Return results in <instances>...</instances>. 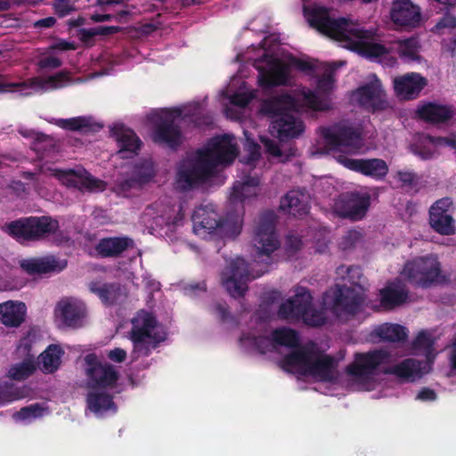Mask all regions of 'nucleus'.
<instances>
[{"instance_id": "8", "label": "nucleus", "mask_w": 456, "mask_h": 456, "mask_svg": "<svg viewBox=\"0 0 456 456\" xmlns=\"http://www.w3.org/2000/svg\"><path fill=\"white\" fill-rule=\"evenodd\" d=\"M180 108L164 109L156 115L153 122L152 140L155 143L176 150L183 143V136L177 119H185Z\"/></svg>"}, {"instance_id": "20", "label": "nucleus", "mask_w": 456, "mask_h": 456, "mask_svg": "<svg viewBox=\"0 0 456 456\" xmlns=\"http://www.w3.org/2000/svg\"><path fill=\"white\" fill-rule=\"evenodd\" d=\"M339 161L348 169L375 180L384 179L388 173V166L381 159H351L340 156Z\"/></svg>"}, {"instance_id": "5", "label": "nucleus", "mask_w": 456, "mask_h": 456, "mask_svg": "<svg viewBox=\"0 0 456 456\" xmlns=\"http://www.w3.org/2000/svg\"><path fill=\"white\" fill-rule=\"evenodd\" d=\"M59 228V222L50 216H30L5 223L2 231L18 242H31L55 234Z\"/></svg>"}, {"instance_id": "19", "label": "nucleus", "mask_w": 456, "mask_h": 456, "mask_svg": "<svg viewBox=\"0 0 456 456\" xmlns=\"http://www.w3.org/2000/svg\"><path fill=\"white\" fill-rule=\"evenodd\" d=\"M387 357L388 354L383 350L356 353L354 362L346 367V373L355 379H369Z\"/></svg>"}, {"instance_id": "14", "label": "nucleus", "mask_w": 456, "mask_h": 456, "mask_svg": "<svg viewBox=\"0 0 456 456\" xmlns=\"http://www.w3.org/2000/svg\"><path fill=\"white\" fill-rule=\"evenodd\" d=\"M370 195L357 191L342 194L334 204L336 214L352 221L362 220L370 206Z\"/></svg>"}, {"instance_id": "3", "label": "nucleus", "mask_w": 456, "mask_h": 456, "mask_svg": "<svg viewBox=\"0 0 456 456\" xmlns=\"http://www.w3.org/2000/svg\"><path fill=\"white\" fill-rule=\"evenodd\" d=\"M297 107L295 98L282 94L262 103L261 110L273 118L271 132L282 142L298 137L305 131L304 122L291 111Z\"/></svg>"}, {"instance_id": "58", "label": "nucleus", "mask_w": 456, "mask_h": 456, "mask_svg": "<svg viewBox=\"0 0 456 456\" xmlns=\"http://www.w3.org/2000/svg\"><path fill=\"white\" fill-rule=\"evenodd\" d=\"M334 78L331 73L324 74L318 79L317 87L320 90L328 92L332 89Z\"/></svg>"}, {"instance_id": "12", "label": "nucleus", "mask_w": 456, "mask_h": 456, "mask_svg": "<svg viewBox=\"0 0 456 456\" xmlns=\"http://www.w3.org/2000/svg\"><path fill=\"white\" fill-rule=\"evenodd\" d=\"M249 276L248 263L240 256L230 261L221 273L222 285L234 298L242 297L248 290Z\"/></svg>"}, {"instance_id": "37", "label": "nucleus", "mask_w": 456, "mask_h": 456, "mask_svg": "<svg viewBox=\"0 0 456 456\" xmlns=\"http://www.w3.org/2000/svg\"><path fill=\"white\" fill-rule=\"evenodd\" d=\"M280 208L294 216H303L308 212L307 203L297 191H289L281 200Z\"/></svg>"}, {"instance_id": "7", "label": "nucleus", "mask_w": 456, "mask_h": 456, "mask_svg": "<svg viewBox=\"0 0 456 456\" xmlns=\"http://www.w3.org/2000/svg\"><path fill=\"white\" fill-rule=\"evenodd\" d=\"M191 220L193 231L197 234L201 232L212 233L216 231L221 236L235 238L242 229V222L239 216L227 215L225 218H221L213 205L196 208Z\"/></svg>"}, {"instance_id": "22", "label": "nucleus", "mask_w": 456, "mask_h": 456, "mask_svg": "<svg viewBox=\"0 0 456 456\" xmlns=\"http://www.w3.org/2000/svg\"><path fill=\"white\" fill-rule=\"evenodd\" d=\"M427 85V78L415 72L406 73L393 79L395 95L405 101L416 99Z\"/></svg>"}, {"instance_id": "30", "label": "nucleus", "mask_w": 456, "mask_h": 456, "mask_svg": "<svg viewBox=\"0 0 456 456\" xmlns=\"http://www.w3.org/2000/svg\"><path fill=\"white\" fill-rule=\"evenodd\" d=\"M134 245V240L128 237H106L98 241L95 250L103 258L118 257Z\"/></svg>"}, {"instance_id": "23", "label": "nucleus", "mask_w": 456, "mask_h": 456, "mask_svg": "<svg viewBox=\"0 0 456 456\" xmlns=\"http://www.w3.org/2000/svg\"><path fill=\"white\" fill-rule=\"evenodd\" d=\"M54 314L64 326L77 329L83 325L86 309L85 305L81 303L69 298H63L57 303Z\"/></svg>"}, {"instance_id": "48", "label": "nucleus", "mask_w": 456, "mask_h": 456, "mask_svg": "<svg viewBox=\"0 0 456 456\" xmlns=\"http://www.w3.org/2000/svg\"><path fill=\"white\" fill-rule=\"evenodd\" d=\"M169 211L172 214L160 216V218L164 221L165 226L170 232H175L178 227L183 226V224L184 215L183 212V207L180 205L177 209L172 208Z\"/></svg>"}, {"instance_id": "60", "label": "nucleus", "mask_w": 456, "mask_h": 456, "mask_svg": "<svg viewBox=\"0 0 456 456\" xmlns=\"http://www.w3.org/2000/svg\"><path fill=\"white\" fill-rule=\"evenodd\" d=\"M107 356L110 361H112L114 362L121 363L126 358V350H124L122 348L116 347V348L109 351L107 354Z\"/></svg>"}, {"instance_id": "16", "label": "nucleus", "mask_w": 456, "mask_h": 456, "mask_svg": "<svg viewBox=\"0 0 456 456\" xmlns=\"http://www.w3.org/2000/svg\"><path fill=\"white\" fill-rule=\"evenodd\" d=\"M452 200L444 197L437 200L429 208V224L431 228L441 235H452L455 233V221L452 216Z\"/></svg>"}, {"instance_id": "57", "label": "nucleus", "mask_w": 456, "mask_h": 456, "mask_svg": "<svg viewBox=\"0 0 456 456\" xmlns=\"http://www.w3.org/2000/svg\"><path fill=\"white\" fill-rule=\"evenodd\" d=\"M62 65L61 61L53 56H47L45 58H42L38 61V67L42 69H57L60 68Z\"/></svg>"}, {"instance_id": "56", "label": "nucleus", "mask_w": 456, "mask_h": 456, "mask_svg": "<svg viewBox=\"0 0 456 456\" xmlns=\"http://www.w3.org/2000/svg\"><path fill=\"white\" fill-rule=\"evenodd\" d=\"M251 100L252 96L248 93H235L230 98L232 104L241 108L246 107Z\"/></svg>"}, {"instance_id": "45", "label": "nucleus", "mask_w": 456, "mask_h": 456, "mask_svg": "<svg viewBox=\"0 0 456 456\" xmlns=\"http://www.w3.org/2000/svg\"><path fill=\"white\" fill-rule=\"evenodd\" d=\"M337 273L354 286L360 285L362 278V268L358 265L346 266L341 265L337 268Z\"/></svg>"}, {"instance_id": "9", "label": "nucleus", "mask_w": 456, "mask_h": 456, "mask_svg": "<svg viewBox=\"0 0 456 456\" xmlns=\"http://www.w3.org/2000/svg\"><path fill=\"white\" fill-rule=\"evenodd\" d=\"M441 274V265L437 258L427 256L408 261L403 267L402 275L411 284L421 288H428L438 281Z\"/></svg>"}, {"instance_id": "25", "label": "nucleus", "mask_w": 456, "mask_h": 456, "mask_svg": "<svg viewBox=\"0 0 456 456\" xmlns=\"http://www.w3.org/2000/svg\"><path fill=\"white\" fill-rule=\"evenodd\" d=\"M390 17L397 26L415 28L420 22L421 12L411 0H393Z\"/></svg>"}, {"instance_id": "13", "label": "nucleus", "mask_w": 456, "mask_h": 456, "mask_svg": "<svg viewBox=\"0 0 456 456\" xmlns=\"http://www.w3.org/2000/svg\"><path fill=\"white\" fill-rule=\"evenodd\" d=\"M85 363L89 387L108 388L115 387L119 374L114 366L107 362L102 363L95 354L86 355Z\"/></svg>"}, {"instance_id": "63", "label": "nucleus", "mask_w": 456, "mask_h": 456, "mask_svg": "<svg viewBox=\"0 0 456 456\" xmlns=\"http://www.w3.org/2000/svg\"><path fill=\"white\" fill-rule=\"evenodd\" d=\"M78 37L79 39L85 43H90L92 39L96 37V30L95 28H80L78 30Z\"/></svg>"}, {"instance_id": "55", "label": "nucleus", "mask_w": 456, "mask_h": 456, "mask_svg": "<svg viewBox=\"0 0 456 456\" xmlns=\"http://www.w3.org/2000/svg\"><path fill=\"white\" fill-rule=\"evenodd\" d=\"M289 63L298 70L306 73H311L315 69V66L312 62L294 56L289 59Z\"/></svg>"}, {"instance_id": "52", "label": "nucleus", "mask_w": 456, "mask_h": 456, "mask_svg": "<svg viewBox=\"0 0 456 456\" xmlns=\"http://www.w3.org/2000/svg\"><path fill=\"white\" fill-rule=\"evenodd\" d=\"M183 293L189 297H196L200 295L201 293H205L207 291V284L205 281H191L186 283L183 287Z\"/></svg>"}, {"instance_id": "50", "label": "nucleus", "mask_w": 456, "mask_h": 456, "mask_svg": "<svg viewBox=\"0 0 456 456\" xmlns=\"http://www.w3.org/2000/svg\"><path fill=\"white\" fill-rule=\"evenodd\" d=\"M304 101L305 103L314 110L322 111L329 110V103L322 101L320 97L311 90L304 93Z\"/></svg>"}, {"instance_id": "10", "label": "nucleus", "mask_w": 456, "mask_h": 456, "mask_svg": "<svg viewBox=\"0 0 456 456\" xmlns=\"http://www.w3.org/2000/svg\"><path fill=\"white\" fill-rule=\"evenodd\" d=\"M276 215L272 210L263 212L254 230L253 243L256 248V258H270L280 246L275 232Z\"/></svg>"}, {"instance_id": "32", "label": "nucleus", "mask_w": 456, "mask_h": 456, "mask_svg": "<svg viewBox=\"0 0 456 456\" xmlns=\"http://www.w3.org/2000/svg\"><path fill=\"white\" fill-rule=\"evenodd\" d=\"M380 307L391 311L403 305L409 297V290L404 287L388 284L379 290Z\"/></svg>"}, {"instance_id": "43", "label": "nucleus", "mask_w": 456, "mask_h": 456, "mask_svg": "<svg viewBox=\"0 0 456 456\" xmlns=\"http://www.w3.org/2000/svg\"><path fill=\"white\" fill-rule=\"evenodd\" d=\"M419 41L415 37L401 40L397 44V52L399 57L403 61H414L419 59Z\"/></svg>"}, {"instance_id": "42", "label": "nucleus", "mask_w": 456, "mask_h": 456, "mask_svg": "<svg viewBox=\"0 0 456 456\" xmlns=\"http://www.w3.org/2000/svg\"><path fill=\"white\" fill-rule=\"evenodd\" d=\"M272 340L280 346L297 349L299 345V337L297 331L290 328H277L272 331Z\"/></svg>"}, {"instance_id": "46", "label": "nucleus", "mask_w": 456, "mask_h": 456, "mask_svg": "<svg viewBox=\"0 0 456 456\" xmlns=\"http://www.w3.org/2000/svg\"><path fill=\"white\" fill-rule=\"evenodd\" d=\"M79 183L81 184V190H86L90 192L103 191L107 186L106 182L93 176L86 170L82 171V176Z\"/></svg>"}, {"instance_id": "40", "label": "nucleus", "mask_w": 456, "mask_h": 456, "mask_svg": "<svg viewBox=\"0 0 456 456\" xmlns=\"http://www.w3.org/2000/svg\"><path fill=\"white\" fill-rule=\"evenodd\" d=\"M375 333L380 340L387 342H404L408 338L406 328L400 324H382Z\"/></svg>"}, {"instance_id": "61", "label": "nucleus", "mask_w": 456, "mask_h": 456, "mask_svg": "<svg viewBox=\"0 0 456 456\" xmlns=\"http://www.w3.org/2000/svg\"><path fill=\"white\" fill-rule=\"evenodd\" d=\"M76 48L77 45L75 43H71L64 39H61L49 46V50L51 51H69L76 50Z\"/></svg>"}, {"instance_id": "49", "label": "nucleus", "mask_w": 456, "mask_h": 456, "mask_svg": "<svg viewBox=\"0 0 456 456\" xmlns=\"http://www.w3.org/2000/svg\"><path fill=\"white\" fill-rule=\"evenodd\" d=\"M133 174L139 181V183L145 184L154 176V168L151 161H142L134 166Z\"/></svg>"}, {"instance_id": "62", "label": "nucleus", "mask_w": 456, "mask_h": 456, "mask_svg": "<svg viewBox=\"0 0 456 456\" xmlns=\"http://www.w3.org/2000/svg\"><path fill=\"white\" fill-rule=\"evenodd\" d=\"M55 23L56 19L53 16H49L33 22V28L36 29L50 28L53 27Z\"/></svg>"}, {"instance_id": "64", "label": "nucleus", "mask_w": 456, "mask_h": 456, "mask_svg": "<svg viewBox=\"0 0 456 456\" xmlns=\"http://www.w3.org/2000/svg\"><path fill=\"white\" fill-rule=\"evenodd\" d=\"M436 28H456V17L450 15V14L444 15L436 23Z\"/></svg>"}, {"instance_id": "11", "label": "nucleus", "mask_w": 456, "mask_h": 456, "mask_svg": "<svg viewBox=\"0 0 456 456\" xmlns=\"http://www.w3.org/2000/svg\"><path fill=\"white\" fill-rule=\"evenodd\" d=\"M198 153L208 166H213L214 172L218 166L232 164L238 155V150L232 137L223 134L211 138L207 147Z\"/></svg>"}, {"instance_id": "41", "label": "nucleus", "mask_w": 456, "mask_h": 456, "mask_svg": "<svg viewBox=\"0 0 456 456\" xmlns=\"http://www.w3.org/2000/svg\"><path fill=\"white\" fill-rule=\"evenodd\" d=\"M258 185V177L246 176L243 182L234 183L230 200L232 202H243L246 198L251 195L250 189H256Z\"/></svg>"}, {"instance_id": "1", "label": "nucleus", "mask_w": 456, "mask_h": 456, "mask_svg": "<svg viewBox=\"0 0 456 456\" xmlns=\"http://www.w3.org/2000/svg\"><path fill=\"white\" fill-rule=\"evenodd\" d=\"M305 15L312 28L363 56L377 58L388 53L384 45L366 41L373 39L375 33L372 30L362 28L347 18H335L331 9L314 6L305 11Z\"/></svg>"}, {"instance_id": "33", "label": "nucleus", "mask_w": 456, "mask_h": 456, "mask_svg": "<svg viewBox=\"0 0 456 456\" xmlns=\"http://www.w3.org/2000/svg\"><path fill=\"white\" fill-rule=\"evenodd\" d=\"M88 288L105 305L117 304L123 296L121 285L118 282L91 281Z\"/></svg>"}, {"instance_id": "47", "label": "nucleus", "mask_w": 456, "mask_h": 456, "mask_svg": "<svg viewBox=\"0 0 456 456\" xmlns=\"http://www.w3.org/2000/svg\"><path fill=\"white\" fill-rule=\"evenodd\" d=\"M56 176L58 179L68 187L76 188L81 190V180L82 171H76L74 169H56Z\"/></svg>"}, {"instance_id": "28", "label": "nucleus", "mask_w": 456, "mask_h": 456, "mask_svg": "<svg viewBox=\"0 0 456 456\" xmlns=\"http://www.w3.org/2000/svg\"><path fill=\"white\" fill-rule=\"evenodd\" d=\"M361 105L371 108L372 111L384 110L387 107V102L384 99V91L379 79L360 86L356 90Z\"/></svg>"}, {"instance_id": "21", "label": "nucleus", "mask_w": 456, "mask_h": 456, "mask_svg": "<svg viewBox=\"0 0 456 456\" xmlns=\"http://www.w3.org/2000/svg\"><path fill=\"white\" fill-rule=\"evenodd\" d=\"M258 84L264 89H271L289 84V65L280 59H272L268 63V69H258Z\"/></svg>"}, {"instance_id": "31", "label": "nucleus", "mask_w": 456, "mask_h": 456, "mask_svg": "<svg viewBox=\"0 0 456 456\" xmlns=\"http://www.w3.org/2000/svg\"><path fill=\"white\" fill-rule=\"evenodd\" d=\"M27 306L20 301L8 300L0 304V322L6 327L18 328L25 321Z\"/></svg>"}, {"instance_id": "15", "label": "nucleus", "mask_w": 456, "mask_h": 456, "mask_svg": "<svg viewBox=\"0 0 456 456\" xmlns=\"http://www.w3.org/2000/svg\"><path fill=\"white\" fill-rule=\"evenodd\" d=\"M71 74L69 70L63 69L46 78L39 77H32L21 83L4 84L0 81V92H12L14 88L23 91L28 88L37 87L42 91L55 90L62 88L71 83Z\"/></svg>"}, {"instance_id": "34", "label": "nucleus", "mask_w": 456, "mask_h": 456, "mask_svg": "<svg viewBox=\"0 0 456 456\" xmlns=\"http://www.w3.org/2000/svg\"><path fill=\"white\" fill-rule=\"evenodd\" d=\"M446 142H449L446 137L421 134L410 145V151L422 160H428L434 157L436 146L446 144Z\"/></svg>"}, {"instance_id": "2", "label": "nucleus", "mask_w": 456, "mask_h": 456, "mask_svg": "<svg viewBox=\"0 0 456 456\" xmlns=\"http://www.w3.org/2000/svg\"><path fill=\"white\" fill-rule=\"evenodd\" d=\"M283 367L297 369L303 376H310L322 382H333L337 379L338 362L329 354H323L318 345L309 341L286 354Z\"/></svg>"}, {"instance_id": "17", "label": "nucleus", "mask_w": 456, "mask_h": 456, "mask_svg": "<svg viewBox=\"0 0 456 456\" xmlns=\"http://www.w3.org/2000/svg\"><path fill=\"white\" fill-rule=\"evenodd\" d=\"M213 174V166H208L198 154L196 161L184 163L179 167L176 181L183 190L187 191L203 183Z\"/></svg>"}, {"instance_id": "59", "label": "nucleus", "mask_w": 456, "mask_h": 456, "mask_svg": "<svg viewBox=\"0 0 456 456\" xmlns=\"http://www.w3.org/2000/svg\"><path fill=\"white\" fill-rule=\"evenodd\" d=\"M20 398L16 396L12 388L7 387H0V405H4L7 403L12 402Z\"/></svg>"}, {"instance_id": "51", "label": "nucleus", "mask_w": 456, "mask_h": 456, "mask_svg": "<svg viewBox=\"0 0 456 456\" xmlns=\"http://www.w3.org/2000/svg\"><path fill=\"white\" fill-rule=\"evenodd\" d=\"M53 8L55 13L60 17L63 18L76 11L75 4L71 0H53Z\"/></svg>"}, {"instance_id": "27", "label": "nucleus", "mask_w": 456, "mask_h": 456, "mask_svg": "<svg viewBox=\"0 0 456 456\" xmlns=\"http://www.w3.org/2000/svg\"><path fill=\"white\" fill-rule=\"evenodd\" d=\"M362 297L348 288L339 287L334 291L332 311L337 314L354 315L360 312Z\"/></svg>"}, {"instance_id": "38", "label": "nucleus", "mask_w": 456, "mask_h": 456, "mask_svg": "<svg viewBox=\"0 0 456 456\" xmlns=\"http://www.w3.org/2000/svg\"><path fill=\"white\" fill-rule=\"evenodd\" d=\"M86 403L87 408L95 414L116 409L112 395L104 392H89Z\"/></svg>"}, {"instance_id": "29", "label": "nucleus", "mask_w": 456, "mask_h": 456, "mask_svg": "<svg viewBox=\"0 0 456 456\" xmlns=\"http://www.w3.org/2000/svg\"><path fill=\"white\" fill-rule=\"evenodd\" d=\"M67 260H61L54 256L24 260L20 266L28 274H44L60 273L67 267Z\"/></svg>"}, {"instance_id": "54", "label": "nucleus", "mask_w": 456, "mask_h": 456, "mask_svg": "<svg viewBox=\"0 0 456 456\" xmlns=\"http://www.w3.org/2000/svg\"><path fill=\"white\" fill-rule=\"evenodd\" d=\"M252 345L262 354H265L267 351H271L272 349L271 339L265 336L252 337Z\"/></svg>"}, {"instance_id": "6", "label": "nucleus", "mask_w": 456, "mask_h": 456, "mask_svg": "<svg viewBox=\"0 0 456 456\" xmlns=\"http://www.w3.org/2000/svg\"><path fill=\"white\" fill-rule=\"evenodd\" d=\"M277 315L279 319L284 321L302 320L305 324L311 327H320L326 322L323 313L314 307L310 290L302 287L297 289L293 297L280 305Z\"/></svg>"}, {"instance_id": "53", "label": "nucleus", "mask_w": 456, "mask_h": 456, "mask_svg": "<svg viewBox=\"0 0 456 456\" xmlns=\"http://www.w3.org/2000/svg\"><path fill=\"white\" fill-rule=\"evenodd\" d=\"M434 341L429 333L427 331H420L413 341L415 348L430 349L433 346Z\"/></svg>"}, {"instance_id": "24", "label": "nucleus", "mask_w": 456, "mask_h": 456, "mask_svg": "<svg viewBox=\"0 0 456 456\" xmlns=\"http://www.w3.org/2000/svg\"><path fill=\"white\" fill-rule=\"evenodd\" d=\"M110 134L117 141L118 154L121 159H129L138 153L142 141L134 130L121 123H117L110 128Z\"/></svg>"}, {"instance_id": "39", "label": "nucleus", "mask_w": 456, "mask_h": 456, "mask_svg": "<svg viewBox=\"0 0 456 456\" xmlns=\"http://www.w3.org/2000/svg\"><path fill=\"white\" fill-rule=\"evenodd\" d=\"M57 125L69 131H97L102 127V125L93 121L91 117L80 116L71 118H61L57 121Z\"/></svg>"}, {"instance_id": "18", "label": "nucleus", "mask_w": 456, "mask_h": 456, "mask_svg": "<svg viewBox=\"0 0 456 456\" xmlns=\"http://www.w3.org/2000/svg\"><path fill=\"white\" fill-rule=\"evenodd\" d=\"M322 136L326 144L332 151L339 150L342 147L359 150L362 144L361 130L351 126L324 128Z\"/></svg>"}, {"instance_id": "44", "label": "nucleus", "mask_w": 456, "mask_h": 456, "mask_svg": "<svg viewBox=\"0 0 456 456\" xmlns=\"http://www.w3.org/2000/svg\"><path fill=\"white\" fill-rule=\"evenodd\" d=\"M36 370V365L32 360L25 359L20 363L12 366L9 370V377L14 380H24Z\"/></svg>"}, {"instance_id": "35", "label": "nucleus", "mask_w": 456, "mask_h": 456, "mask_svg": "<svg viewBox=\"0 0 456 456\" xmlns=\"http://www.w3.org/2000/svg\"><path fill=\"white\" fill-rule=\"evenodd\" d=\"M385 373L394 374L406 380H414L421 376L420 362L415 359L408 358L386 370Z\"/></svg>"}, {"instance_id": "26", "label": "nucleus", "mask_w": 456, "mask_h": 456, "mask_svg": "<svg viewBox=\"0 0 456 456\" xmlns=\"http://www.w3.org/2000/svg\"><path fill=\"white\" fill-rule=\"evenodd\" d=\"M416 114L419 119L426 123L444 125L454 118L456 109L452 105L428 102L419 106L416 110Z\"/></svg>"}, {"instance_id": "36", "label": "nucleus", "mask_w": 456, "mask_h": 456, "mask_svg": "<svg viewBox=\"0 0 456 456\" xmlns=\"http://www.w3.org/2000/svg\"><path fill=\"white\" fill-rule=\"evenodd\" d=\"M63 350L57 345H50L40 355L39 363L44 373H54L61 362Z\"/></svg>"}, {"instance_id": "4", "label": "nucleus", "mask_w": 456, "mask_h": 456, "mask_svg": "<svg viewBox=\"0 0 456 456\" xmlns=\"http://www.w3.org/2000/svg\"><path fill=\"white\" fill-rule=\"evenodd\" d=\"M130 338L134 344V359L140 356H149L159 347L161 342L167 339V333L158 329V320L153 314L146 310H140L132 319Z\"/></svg>"}]
</instances>
